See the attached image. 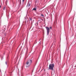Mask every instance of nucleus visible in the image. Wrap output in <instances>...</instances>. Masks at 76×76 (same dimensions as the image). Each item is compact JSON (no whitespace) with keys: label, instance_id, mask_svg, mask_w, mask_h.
Listing matches in <instances>:
<instances>
[{"label":"nucleus","instance_id":"6","mask_svg":"<svg viewBox=\"0 0 76 76\" xmlns=\"http://www.w3.org/2000/svg\"><path fill=\"white\" fill-rule=\"evenodd\" d=\"M33 10H37V9H36L35 8H34L33 9Z\"/></svg>","mask_w":76,"mask_h":76},{"label":"nucleus","instance_id":"12","mask_svg":"<svg viewBox=\"0 0 76 76\" xmlns=\"http://www.w3.org/2000/svg\"><path fill=\"white\" fill-rule=\"evenodd\" d=\"M30 20H32V19H31V18H30Z\"/></svg>","mask_w":76,"mask_h":76},{"label":"nucleus","instance_id":"2","mask_svg":"<svg viewBox=\"0 0 76 76\" xmlns=\"http://www.w3.org/2000/svg\"><path fill=\"white\" fill-rule=\"evenodd\" d=\"M45 28L47 30V35H49V33H50V29H52V27L51 26H50V28H48V27H46Z\"/></svg>","mask_w":76,"mask_h":76},{"label":"nucleus","instance_id":"18","mask_svg":"<svg viewBox=\"0 0 76 76\" xmlns=\"http://www.w3.org/2000/svg\"><path fill=\"white\" fill-rule=\"evenodd\" d=\"M20 1H21V0H20Z\"/></svg>","mask_w":76,"mask_h":76},{"label":"nucleus","instance_id":"16","mask_svg":"<svg viewBox=\"0 0 76 76\" xmlns=\"http://www.w3.org/2000/svg\"><path fill=\"white\" fill-rule=\"evenodd\" d=\"M39 43H40V44H41V42H40Z\"/></svg>","mask_w":76,"mask_h":76},{"label":"nucleus","instance_id":"11","mask_svg":"<svg viewBox=\"0 0 76 76\" xmlns=\"http://www.w3.org/2000/svg\"><path fill=\"white\" fill-rule=\"evenodd\" d=\"M37 40H36V41H35L34 44H37Z\"/></svg>","mask_w":76,"mask_h":76},{"label":"nucleus","instance_id":"17","mask_svg":"<svg viewBox=\"0 0 76 76\" xmlns=\"http://www.w3.org/2000/svg\"><path fill=\"white\" fill-rule=\"evenodd\" d=\"M10 30L9 31H10Z\"/></svg>","mask_w":76,"mask_h":76},{"label":"nucleus","instance_id":"10","mask_svg":"<svg viewBox=\"0 0 76 76\" xmlns=\"http://www.w3.org/2000/svg\"><path fill=\"white\" fill-rule=\"evenodd\" d=\"M41 16H42V17H44V15H42H42H41Z\"/></svg>","mask_w":76,"mask_h":76},{"label":"nucleus","instance_id":"9","mask_svg":"<svg viewBox=\"0 0 76 76\" xmlns=\"http://www.w3.org/2000/svg\"><path fill=\"white\" fill-rule=\"evenodd\" d=\"M6 9V7H4L3 8V10H5V9Z\"/></svg>","mask_w":76,"mask_h":76},{"label":"nucleus","instance_id":"3","mask_svg":"<svg viewBox=\"0 0 76 76\" xmlns=\"http://www.w3.org/2000/svg\"><path fill=\"white\" fill-rule=\"evenodd\" d=\"M28 63H29V65H28V66H26V67H29V66H30V65H31V64L32 63V60H28Z\"/></svg>","mask_w":76,"mask_h":76},{"label":"nucleus","instance_id":"5","mask_svg":"<svg viewBox=\"0 0 76 76\" xmlns=\"http://www.w3.org/2000/svg\"><path fill=\"white\" fill-rule=\"evenodd\" d=\"M31 4H28L27 6L28 7H29V6H30V5Z\"/></svg>","mask_w":76,"mask_h":76},{"label":"nucleus","instance_id":"4","mask_svg":"<svg viewBox=\"0 0 76 76\" xmlns=\"http://www.w3.org/2000/svg\"><path fill=\"white\" fill-rule=\"evenodd\" d=\"M29 62H28V61H27L26 63V64L27 65H28V64H29Z\"/></svg>","mask_w":76,"mask_h":76},{"label":"nucleus","instance_id":"1","mask_svg":"<svg viewBox=\"0 0 76 76\" xmlns=\"http://www.w3.org/2000/svg\"><path fill=\"white\" fill-rule=\"evenodd\" d=\"M54 67V64H50L49 65V70H51L53 71Z\"/></svg>","mask_w":76,"mask_h":76},{"label":"nucleus","instance_id":"7","mask_svg":"<svg viewBox=\"0 0 76 76\" xmlns=\"http://www.w3.org/2000/svg\"><path fill=\"white\" fill-rule=\"evenodd\" d=\"M3 28H4V29H5V28H6V26H4V27H3Z\"/></svg>","mask_w":76,"mask_h":76},{"label":"nucleus","instance_id":"8","mask_svg":"<svg viewBox=\"0 0 76 76\" xmlns=\"http://www.w3.org/2000/svg\"><path fill=\"white\" fill-rule=\"evenodd\" d=\"M5 64L6 65L7 64V61H5Z\"/></svg>","mask_w":76,"mask_h":76},{"label":"nucleus","instance_id":"15","mask_svg":"<svg viewBox=\"0 0 76 76\" xmlns=\"http://www.w3.org/2000/svg\"><path fill=\"white\" fill-rule=\"evenodd\" d=\"M1 8V6L0 5V8Z\"/></svg>","mask_w":76,"mask_h":76},{"label":"nucleus","instance_id":"14","mask_svg":"<svg viewBox=\"0 0 76 76\" xmlns=\"http://www.w3.org/2000/svg\"><path fill=\"white\" fill-rule=\"evenodd\" d=\"M23 0V2L24 1H25V0Z\"/></svg>","mask_w":76,"mask_h":76},{"label":"nucleus","instance_id":"13","mask_svg":"<svg viewBox=\"0 0 76 76\" xmlns=\"http://www.w3.org/2000/svg\"><path fill=\"white\" fill-rule=\"evenodd\" d=\"M3 57H2L1 58V60H3Z\"/></svg>","mask_w":76,"mask_h":76}]
</instances>
